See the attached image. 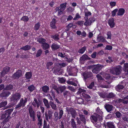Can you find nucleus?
Here are the masks:
<instances>
[{
	"instance_id": "32",
	"label": "nucleus",
	"mask_w": 128,
	"mask_h": 128,
	"mask_svg": "<svg viewBox=\"0 0 128 128\" xmlns=\"http://www.w3.org/2000/svg\"><path fill=\"white\" fill-rule=\"evenodd\" d=\"M68 111L71 114L72 118H74L76 116V111L71 108Z\"/></svg>"
},
{
	"instance_id": "27",
	"label": "nucleus",
	"mask_w": 128,
	"mask_h": 128,
	"mask_svg": "<svg viewBox=\"0 0 128 128\" xmlns=\"http://www.w3.org/2000/svg\"><path fill=\"white\" fill-rule=\"evenodd\" d=\"M124 88V86L123 85L119 84L116 87V90L118 92H120Z\"/></svg>"
},
{
	"instance_id": "21",
	"label": "nucleus",
	"mask_w": 128,
	"mask_h": 128,
	"mask_svg": "<svg viewBox=\"0 0 128 128\" xmlns=\"http://www.w3.org/2000/svg\"><path fill=\"white\" fill-rule=\"evenodd\" d=\"M118 11L117 15L118 16H122L125 13V11L124 8H119L118 10Z\"/></svg>"
},
{
	"instance_id": "20",
	"label": "nucleus",
	"mask_w": 128,
	"mask_h": 128,
	"mask_svg": "<svg viewBox=\"0 0 128 128\" xmlns=\"http://www.w3.org/2000/svg\"><path fill=\"white\" fill-rule=\"evenodd\" d=\"M60 47V45L54 43L52 44L51 46V48L53 50H58Z\"/></svg>"
},
{
	"instance_id": "53",
	"label": "nucleus",
	"mask_w": 128,
	"mask_h": 128,
	"mask_svg": "<svg viewBox=\"0 0 128 128\" xmlns=\"http://www.w3.org/2000/svg\"><path fill=\"white\" fill-rule=\"evenodd\" d=\"M51 36V38L55 40H58L59 39V38L58 37L59 35L58 34H56L54 35H52Z\"/></svg>"
},
{
	"instance_id": "30",
	"label": "nucleus",
	"mask_w": 128,
	"mask_h": 128,
	"mask_svg": "<svg viewBox=\"0 0 128 128\" xmlns=\"http://www.w3.org/2000/svg\"><path fill=\"white\" fill-rule=\"evenodd\" d=\"M120 96L124 99H128V94L126 91L122 93L121 94Z\"/></svg>"
},
{
	"instance_id": "11",
	"label": "nucleus",
	"mask_w": 128,
	"mask_h": 128,
	"mask_svg": "<svg viewBox=\"0 0 128 128\" xmlns=\"http://www.w3.org/2000/svg\"><path fill=\"white\" fill-rule=\"evenodd\" d=\"M102 66L100 64L96 65L92 70V72L94 74H97L98 73L102 68Z\"/></svg>"
},
{
	"instance_id": "58",
	"label": "nucleus",
	"mask_w": 128,
	"mask_h": 128,
	"mask_svg": "<svg viewBox=\"0 0 128 128\" xmlns=\"http://www.w3.org/2000/svg\"><path fill=\"white\" fill-rule=\"evenodd\" d=\"M115 114L118 118H120L122 116V114L118 111L116 112L115 113Z\"/></svg>"
},
{
	"instance_id": "34",
	"label": "nucleus",
	"mask_w": 128,
	"mask_h": 128,
	"mask_svg": "<svg viewBox=\"0 0 128 128\" xmlns=\"http://www.w3.org/2000/svg\"><path fill=\"white\" fill-rule=\"evenodd\" d=\"M107 127L108 128H115L114 123L113 122H107Z\"/></svg>"
},
{
	"instance_id": "28",
	"label": "nucleus",
	"mask_w": 128,
	"mask_h": 128,
	"mask_svg": "<svg viewBox=\"0 0 128 128\" xmlns=\"http://www.w3.org/2000/svg\"><path fill=\"white\" fill-rule=\"evenodd\" d=\"M123 71L126 72L125 75H128V63H126L124 64Z\"/></svg>"
},
{
	"instance_id": "4",
	"label": "nucleus",
	"mask_w": 128,
	"mask_h": 128,
	"mask_svg": "<svg viewBox=\"0 0 128 128\" xmlns=\"http://www.w3.org/2000/svg\"><path fill=\"white\" fill-rule=\"evenodd\" d=\"M122 67L120 66H118L116 67L112 68L110 69V73L114 75H119L121 73Z\"/></svg>"
},
{
	"instance_id": "5",
	"label": "nucleus",
	"mask_w": 128,
	"mask_h": 128,
	"mask_svg": "<svg viewBox=\"0 0 128 128\" xmlns=\"http://www.w3.org/2000/svg\"><path fill=\"white\" fill-rule=\"evenodd\" d=\"M64 114V112L62 110H60L59 112V116L58 112H55L54 114V120L56 122H57L58 119H60L62 117L63 114Z\"/></svg>"
},
{
	"instance_id": "48",
	"label": "nucleus",
	"mask_w": 128,
	"mask_h": 128,
	"mask_svg": "<svg viewBox=\"0 0 128 128\" xmlns=\"http://www.w3.org/2000/svg\"><path fill=\"white\" fill-rule=\"evenodd\" d=\"M28 89L31 92H33L35 89V87L33 84H32L28 86Z\"/></svg>"
},
{
	"instance_id": "46",
	"label": "nucleus",
	"mask_w": 128,
	"mask_h": 128,
	"mask_svg": "<svg viewBox=\"0 0 128 128\" xmlns=\"http://www.w3.org/2000/svg\"><path fill=\"white\" fill-rule=\"evenodd\" d=\"M40 23L39 22H38L35 24L34 26V30L36 31L38 30L40 28Z\"/></svg>"
},
{
	"instance_id": "39",
	"label": "nucleus",
	"mask_w": 128,
	"mask_h": 128,
	"mask_svg": "<svg viewBox=\"0 0 128 128\" xmlns=\"http://www.w3.org/2000/svg\"><path fill=\"white\" fill-rule=\"evenodd\" d=\"M13 88V86L11 84H9L6 86L4 88L5 90H11Z\"/></svg>"
},
{
	"instance_id": "14",
	"label": "nucleus",
	"mask_w": 128,
	"mask_h": 128,
	"mask_svg": "<svg viewBox=\"0 0 128 128\" xmlns=\"http://www.w3.org/2000/svg\"><path fill=\"white\" fill-rule=\"evenodd\" d=\"M10 67L8 66H6L4 67L1 72V75L4 76L6 74L10 71Z\"/></svg>"
},
{
	"instance_id": "23",
	"label": "nucleus",
	"mask_w": 128,
	"mask_h": 128,
	"mask_svg": "<svg viewBox=\"0 0 128 128\" xmlns=\"http://www.w3.org/2000/svg\"><path fill=\"white\" fill-rule=\"evenodd\" d=\"M90 59L87 55L84 54L80 57V61H85L86 60H90Z\"/></svg>"
},
{
	"instance_id": "49",
	"label": "nucleus",
	"mask_w": 128,
	"mask_h": 128,
	"mask_svg": "<svg viewBox=\"0 0 128 128\" xmlns=\"http://www.w3.org/2000/svg\"><path fill=\"white\" fill-rule=\"evenodd\" d=\"M67 4V2H64L60 4V8L64 10L66 8V5Z\"/></svg>"
},
{
	"instance_id": "26",
	"label": "nucleus",
	"mask_w": 128,
	"mask_h": 128,
	"mask_svg": "<svg viewBox=\"0 0 128 128\" xmlns=\"http://www.w3.org/2000/svg\"><path fill=\"white\" fill-rule=\"evenodd\" d=\"M73 68L70 66H69L67 68V70L68 73V75L69 76H73Z\"/></svg>"
},
{
	"instance_id": "7",
	"label": "nucleus",
	"mask_w": 128,
	"mask_h": 128,
	"mask_svg": "<svg viewBox=\"0 0 128 128\" xmlns=\"http://www.w3.org/2000/svg\"><path fill=\"white\" fill-rule=\"evenodd\" d=\"M28 110L30 118L32 119V121H35L36 120V113L33 110L32 107L30 106L28 108Z\"/></svg>"
},
{
	"instance_id": "25",
	"label": "nucleus",
	"mask_w": 128,
	"mask_h": 128,
	"mask_svg": "<svg viewBox=\"0 0 128 128\" xmlns=\"http://www.w3.org/2000/svg\"><path fill=\"white\" fill-rule=\"evenodd\" d=\"M98 94L100 97L103 98H107V93L104 92H98Z\"/></svg>"
},
{
	"instance_id": "52",
	"label": "nucleus",
	"mask_w": 128,
	"mask_h": 128,
	"mask_svg": "<svg viewBox=\"0 0 128 128\" xmlns=\"http://www.w3.org/2000/svg\"><path fill=\"white\" fill-rule=\"evenodd\" d=\"M70 92L68 91L65 90L63 92V95L64 98H67L68 96H69Z\"/></svg>"
},
{
	"instance_id": "29",
	"label": "nucleus",
	"mask_w": 128,
	"mask_h": 128,
	"mask_svg": "<svg viewBox=\"0 0 128 128\" xmlns=\"http://www.w3.org/2000/svg\"><path fill=\"white\" fill-rule=\"evenodd\" d=\"M97 40L98 41V42H104L106 41L104 37L101 36L98 37L97 38Z\"/></svg>"
},
{
	"instance_id": "51",
	"label": "nucleus",
	"mask_w": 128,
	"mask_h": 128,
	"mask_svg": "<svg viewBox=\"0 0 128 128\" xmlns=\"http://www.w3.org/2000/svg\"><path fill=\"white\" fill-rule=\"evenodd\" d=\"M58 81L61 84H64L66 80L64 78H59Z\"/></svg>"
},
{
	"instance_id": "41",
	"label": "nucleus",
	"mask_w": 128,
	"mask_h": 128,
	"mask_svg": "<svg viewBox=\"0 0 128 128\" xmlns=\"http://www.w3.org/2000/svg\"><path fill=\"white\" fill-rule=\"evenodd\" d=\"M86 46H84L82 48L80 49L78 51V52L80 54H82L85 52L86 50Z\"/></svg>"
},
{
	"instance_id": "64",
	"label": "nucleus",
	"mask_w": 128,
	"mask_h": 128,
	"mask_svg": "<svg viewBox=\"0 0 128 128\" xmlns=\"http://www.w3.org/2000/svg\"><path fill=\"white\" fill-rule=\"evenodd\" d=\"M94 82H92L88 86V87L90 89H92L93 87L94 86Z\"/></svg>"
},
{
	"instance_id": "19",
	"label": "nucleus",
	"mask_w": 128,
	"mask_h": 128,
	"mask_svg": "<svg viewBox=\"0 0 128 128\" xmlns=\"http://www.w3.org/2000/svg\"><path fill=\"white\" fill-rule=\"evenodd\" d=\"M104 108L107 112H109L112 110L113 106L108 104H105L104 105Z\"/></svg>"
},
{
	"instance_id": "2",
	"label": "nucleus",
	"mask_w": 128,
	"mask_h": 128,
	"mask_svg": "<svg viewBox=\"0 0 128 128\" xmlns=\"http://www.w3.org/2000/svg\"><path fill=\"white\" fill-rule=\"evenodd\" d=\"M86 90L80 88L76 94L77 95H80L81 97L84 98L87 101H89L90 100L91 97L89 95L86 94Z\"/></svg>"
},
{
	"instance_id": "33",
	"label": "nucleus",
	"mask_w": 128,
	"mask_h": 128,
	"mask_svg": "<svg viewBox=\"0 0 128 128\" xmlns=\"http://www.w3.org/2000/svg\"><path fill=\"white\" fill-rule=\"evenodd\" d=\"M42 47L43 50H46L49 48L50 46L48 44L45 42L42 44Z\"/></svg>"
},
{
	"instance_id": "35",
	"label": "nucleus",
	"mask_w": 128,
	"mask_h": 128,
	"mask_svg": "<svg viewBox=\"0 0 128 128\" xmlns=\"http://www.w3.org/2000/svg\"><path fill=\"white\" fill-rule=\"evenodd\" d=\"M32 46L28 45L22 46L20 48V49L23 50L25 51L28 50H30Z\"/></svg>"
},
{
	"instance_id": "16",
	"label": "nucleus",
	"mask_w": 128,
	"mask_h": 128,
	"mask_svg": "<svg viewBox=\"0 0 128 128\" xmlns=\"http://www.w3.org/2000/svg\"><path fill=\"white\" fill-rule=\"evenodd\" d=\"M79 118L80 120V121L82 122V123L84 124H86V118L85 115L82 114H80L79 115Z\"/></svg>"
},
{
	"instance_id": "59",
	"label": "nucleus",
	"mask_w": 128,
	"mask_h": 128,
	"mask_svg": "<svg viewBox=\"0 0 128 128\" xmlns=\"http://www.w3.org/2000/svg\"><path fill=\"white\" fill-rule=\"evenodd\" d=\"M96 77L97 78L98 81L99 82H100L101 80H104V78L99 74H97Z\"/></svg>"
},
{
	"instance_id": "3",
	"label": "nucleus",
	"mask_w": 128,
	"mask_h": 128,
	"mask_svg": "<svg viewBox=\"0 0 128 128\" xmlns=\"http://www.w3.org/2000/svg\"><path fill=\"white\" fill-rule=\"evenodd\" d=\"M21 96V95L19 93H15L12 94L10 97V101L12 102H13L14 104H15L20 98Z\"/></svg>"
},
{
	"instance_id": "9",
	"label": "nucleus",
	"mask_w": 128,
	"mask_h": 128,
	"mask_svg": "<svg viewBox=\"0 0 128 128\" xmlns=\"http://www.w3.org/2000/svg\"><path fill=\"white\" fill-rule=\"evenodd\" d=\"M83 76L84 80H86L87 79L92 77V73L91 72L86 71L83 73Z\"/></svg>"
},
{
	"instance_id": "55",
	"label": "nucleus",
	"mask_w": 128,
	"mask_h": 128,
	"mask_svg": "<svg viewBox=\"0 0 128 128\" xmlns=\"http://www.w3.org/2000/svg\"><path fill=\"white\" fill-rule=\"evenodd\" d=\"M77 103L79 104H82L84 103V100L83 99L81 98H79L77 100Z\"/></svg>"
},
{
	"instance_id": "47",
	"label": "nucleus",
	"mask_w": 128,
	"mask_h": 128,
	"mask_svg": "<svg viewBox=\"0 0 128 128\" xmlns=\"http://www.w3.org/2000/svg\"><path fill=\"white\" fill-rule=\"evenodd\" d=\"M29 18L28 16H23L21 18L20 20L24 22H27L28 21Z\"/></svg>"
},
{
	"instance_id": "15",
	"label": "nucleus",
	"mask_w": 128,
	"mask_h": 128,
	"mask_svg": "<svg viewBox=\"0 0 128 128\" xmlns=\"http://www.w3.org/2000/svg\"><path fill=\"white\" fill-rule=\"evenodd\" d=\"M108 24L111 28H112L114 27L115 25L114 19L113 18L109 19L108 20Z\"/></svg>"
},
{
	"instance_id": "63",
	"label": "nucleus",
	"mask_w": 128,
	"mask_h": 128,
	"mask_svg": "<svg viewBox=\"0 0 128 128\" xmlns=\"http://www.w3.org/2000/svg\"><path fill=\"white\" fill-rule=\"evenodd\" d=\"M112 46L110 45H107L106 46V47L104 49L105 50H110L112 49Z\"/></svg>"
},
{
	"instance_id": "1",
	"label": "nucleus",
	"mask_w": 128,
	"mask_h": 128,
	"mask_svg": "<svg viewBox=\"0 0 128 128\" xmlns=\"http://www.w3.org/2000/svg\"><path fill=\"white\" fill-rule=\"evenodd\" d=\"M13 110V108L8 109L5 110L4 113L2 114L1 116V120H4L2 122L3 124H6V123L8 122L10 118L11 117L10 115L11 114Z\"/></svg>"
},
{
	"instance_id": "62",
	"label": "nucleus",
	"mask_w": 128,
	"mask_h": 128,
	"mask_svg": "<svg viewBox=\"0 0 128 128\" xmlns=\"http://www.w3.org/2000/svg\"><path fill=\"white\" fill-rule=\"evenodd\" d=\"M52 87L53 89L56 91L57 93L58 92V87L57 86L54 84H53L52 85Z\"/></svg>"
},
{
	"instance_id": "13",
	"label": "nucleus",
	"mask_w": 128,
	"mask_h": 128,
	"mask_svg": "<svg viewBox=\"0 0 128 128\" xmlns=\"http://www.w3.org/2000/svg\"><path fill=\"white\" fill-rule=\"evenodd\" d=\"M90 119L91 121V122L94 124L96 125V124L98 122V118L96 116L94 115H92L90 118Z\"/></svg>"
},
{
	"instance_id": "50",
	"label": "nucleus",
	"mask_w": 128,
	"mask_h": 128,
	"mask_svg": "<svg viewBox=\"0 0 128 128\" xmlns=\"http://www.w3.org/2000/svg\"><path fill=\"white\" fill-rule=\"evenodd\" d=\"M96 112L97 114L96 115H102L103 114V112L98 107L97 108Z\"/></svg>"
},
{
	"instance_id": "31",
	"label": "nucleus",
	"mask_w": 128,
	"mask_h": 128,
	"mask_svg": "<svg viewBox=\"0 0 128 128\" xmlns=\"http://www.w3.org/2000/svg\"><path fill=\"white\" fill-rule=\"evenodd\" d=\"M32 76V72H26L25 74V78L27 79H30Z\"/></svg>"
},
{
	"instance_id": "54",
	"label": "nucleus",
	"mask_w": 128,
	"mask_h": 128,
	"mask_svg": "<svg viewBox=\"0 0 128 128\" xmlns=\"http://www.w3.org/2000/svg\"><path fill=\"white\" fill-rule=\"evenodd\" d=\"M43 128H50L49 124H48L47 122L44 120V122Z\"/></svg>"
},
{
	"instance_id": "10",
	"label": "nucleus",
	"mask_w": 128,
	"mask_h": 128,
	"mask_svg": "<svg viewBox=\"0 0 128 128\" xmlns=\"http://www.w3.org/2000/svg\"><path fill=\"white\" fill-rule=\"evenodd\" d=\"M52 112L50 110L48 111V113L47 112H45L44 114L45 116L46 120L48 121V119L50 120L52 118Z\"/></svg>"
},
{
	"instance_id": "44",
	"label": "nucleus",
	"mask_w": 128,
	"mask_h": 128,
	"mask_svg": "<svg viewBox=\"0 0 128 128\" xmlns=\"http://www.w3.org/2000/svg\"><path fill=\"white\" fill-rule=\"evenodd\" d=\"M115 94L112 92H110L108 94L107 93V98H113L115 96Z\"/></svg>"
},
{
	"instance_id": "56",
	"label": "nucleus",
	"mask_w": 128,
	"mask_h": 128,
	"mask_svg": "<svg viewBox=\"0 0 128 128\" xmlns=\"http://www.w3.org/2000/svg\"><path fill=\"white\" fill-rule=\"evenodd\" d=\"M88 21L89 22L90 25L92 23L94 22L95 21V19L94 18H89Z\"/></svg>"
},
{
	"instance_id": "60",
	"label": "nucleus",
	"mask_w": 128,
	"mask_h": 128,
	"mask_svg": "<svg viewBox=\"0 0 128 128\" xmlns=\"http://www.w3.org/2000/svg\"><path fill=\"white\" fill-rule=\"evenodd\" d=\"M53 63L52 62H48L46 64V67L47 69H49V67L53 64Z\"/></svg>"
},
{
	"instance_id": "22",
	"label": "nucleus",
	"mask_w": 128,
	"mask_h": 128,
	"mask_svg": "<svg viewBox=\"0 0 128 128\" xmlns=\"http://www.w3.org/2000/svg\"><path fill=\"white\" fill-rule=\"evenodd\" d=\"M60 7L59 6L56 7V12H58V16H60L62 14L64 10H63L60 8Z\"/></svg>"
},
{
	"instance_id": "12",
	"label": "nucleus",
	"mask_w": 128,
	"mask_h": 128,
	"mask_svg": "<svg viewBox=\"0 0 128 128\" xmlns=\"http://www.w3.org/2000/svg\"><path fill=\"white\" fill-rule=\"evenodd\" d=\"M10 94V92L8 91L3 90L0 94V96L2 98H6L8 97Z\"/></svg>"
},
{
	"instance_id": "36",
	"label": "nucleus",
	"mask_w": 128,
	"mask_h": 128,
	"mask_svg": "<svg viewBox=\"0 0 128 128\" xmlns=\"http://www.w3.org/2000/svg\"><path fill=\"white\" fill-rule=\"evenodd\" d=\"M66 87L65 86H60L58 87V94L59 93V91H60L61 93L64 92V90L66 89Z\"/></svg>"
},
{
	"instance_id": "40",
	"label": "nucleus",
	"mask_w": 128,
	"mask_h": 128,
	"mask_svg": "<svg viewBox=\"0 0 128 128\" xmlns=\"http://www.w3.org/2000/svg\"><path fill=\"white\" fill-rule=\"evenodd\" d=\"M50 104L52 109L54 110H56V109L57 108L56 105L53 102L50 101Z\"/></svg>"
},
{
	"instance_id": "42",
	"label": "nucleus",
	"mask_w": 128,
	"mask_h": 128,
	"mask_svg": "<svg viewBox=\"0 0 128 128\" xmlns=\"http://www.w3.org/2000/svg\"><path fill=\"white\" fill-rule=\"evenodd\" d=\"M42 51L41 49L38 50L37 51L36 56V57L38 58L42 54Z\"/></svg>"
},
{
	"instance_id": "38",
	"label": "nucleus",
	"mask_w": 128,
	"mask_h": 128,
	"mask_svg": "<svg viewBox=\"0 0 128 128\" xmlns=\"http://www.w3.org/2000/svg\"><path fill=\"white\" fill-rule=\"evenodd\" d=\"M42 90L44 93H46L49 90V87L46 86H44L42 88Z\"/></svg>"
},
{
	"instance_id": "6",
	"label": "nucleus",
	"mask_w": 128,
	"mask_h": 128,
	"mask_svg": "<svg viewBox=\"0 0 128 128\" xmlns=\"http://www.w3.org/2000/svg\"><path fill=\"white\" fill-rule=\"evenodd\" d=\"M24 100L22 98L20 100V102L16 106V108H18L21 107L23 108L25 106L28 101V98H24Z\"/></svg>"
},
{
	"instance_id": "17",
	"label": "nucleus",
	"mask_w": 128,
	"mask_h": 128,
	"mask_svg": "<svg viewBox=\"0 0 128 128\" xmlns=\"http://www.w3.org/2000/svg\"><path fill=\"white\" fill-rule=\"evenodd\" d=\"M56 22L55 19L53 18L52 19V21L50 23V26L52 28L54 29L56 28Z\"/></svg>"
},
{
	"instance_id": "43",
	"label": "nucleus",
	"mask_w": 128,
	"mask_h": 128,
	"mask_svg": "<svg viewBox=\"0 0 128 128\" xmlns=\"http://www.w3.org/2000/svg\"><path fill=\"white\" fill-rule=\"evenodd\" d=\"M37 41L40 44H43L44 42H46V40L44 38H38Z\"/></svg>"
},
{
	"instance_id": "24",
	"label": "nucleus",
	"mask_w": 128,
	"mask_h": 128,
	"mask_svg": "<svg viewBox=\"0 0 128 128\" xmlns=\"http://www.w3.org/2000/svg\"><path fill=\"white\" fill-rule=\"evenodd\" d=\"M70 123L71 128H76V124L74 121V118H72L70 121Z\"/></svg>"
},
{
	"instance_id": "61",
	"label": "nucleus",
	"mask_w": 128,
	"mask_h": 128,
	"mask_svg": "<svg viewBox=\"0 0 128 128\" xmlns=\"http://www.w3.org/2000/svg\"><path fill=\"white\" fill-rule=\"evenodd\" d=\"M107 39H111V37L112 36L111 32L110 31L108 32L107 33Z\"/></svg>"
},
{
	"instance_id": "37",
	"label": "nucleus",
	"mask_w": 128,
	"mask_h": 128,
	"mask_svg": "<svg viewBox=\"0 0 128 128\" xmlns=\"http://www.w3.org/2000/svg\"><path fill=\"white\" fill-rule=\"evenodd\" d=\"M43 102L45 106L47 108H50V104L48 103V100L45 98H44L43 99Z\"/></svg>"
},
{
	"instance_id": "45",
	"label": "nucleus",
	"mask_w": 128,
	"mask_h": 128,
	"mask_svg": "<svg viewBox=\"0 0 128 128\" xmlns=\"http://www.w3.org/2000/svg\"><path fill=\"white\" fill-rule=\"evenodd\" d=\"M92 13L91 12L89 11L85 12V17L84 18V19H88V16H91Z\"/></svg>"
},
{
	"instance_id": "18",
	"label": "nucleus",
	"mask_w": 128,
	"mask_h": 128,
	"mask_svg": "<svg viewBox=\"0 0 128 128\" xmlns=\"http://www.w3.org/2000/svg\"><path fill=\"white\" fill-rule=\"evenodd\" d=\"M34 101L32 103V105L35 108L36 106L37 108H38L40 106L39 102L36 98H34Z\"/></svg>"
},
{
	"instance_id": "57",
	"label": "nucleus",
	"mask_w": 128,
	"mask_h": 128,
	"mask_svg": "<svg viewBox=\"0 0 128 128\" xmlns=\"http://www.w3.org/2000/svg\"><path fill=\"white\" fill-rule=\"evenodd\" d=\"M118 11V9L116 8L112 12V17H114L115 16L116 12Z\"/></svg>"
},
{
	"instance_id": "8",
	"label": "nucleus",
	"mask_w": 128,
	"mask_h": 128,
	"mask_svg": "<svg viewBox=\"0 0 128 128\" xmlns=\"http://www.w3.org/2000/svg\"><path fill=\"white\" fill-rule=\"evenodd\" d=\"M22 70H18L13 74L12 78L14 79H18L22 76Z\"/></svg>"
}]
</instances>
